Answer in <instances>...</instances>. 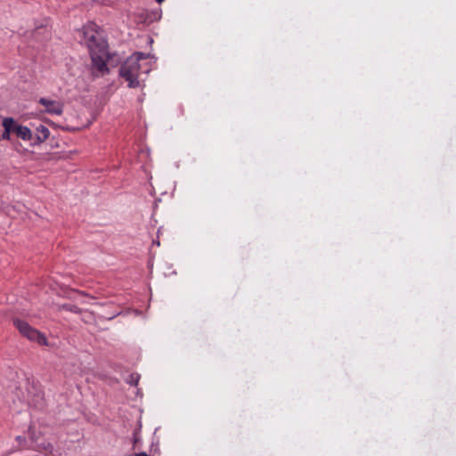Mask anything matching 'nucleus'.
<instances>
[{
  "instance_id": "nucleus-1",
  "label": "nucleus",
  "mask_w": 456,
  "mask_h": 456,
  "mask_svg": "<svg viewBox=\"0 0 456 456\" xmlns=\"http://www.w3.org/2000/svg\"><path fill=\"white\" fill-rule=\"evenodd\" d=\"M78 37L90 53L92 60V73L95 77L103 76L109 72L107 61L110 59L108 44L99 27L90 22L78 30Z\"/></svg>"
},
{
  "instance_id": "nucleus-2",
  "label": "nucleus",
  "mask_w": 456,
  "mask_h": 456,
  "mask_svg": "<svg viewBox=\"0 0 456 456\" xmlns=\"http://www.w3.org/2000/svg\"><path fill=\"white\" fill-rule=\"evenodd\" d=\"M148 55L137 52L128 57L119 68V76L127 82L129 88H137L140 86L139 76L142 69L141 61H146Z\"/></svg>"
},
{
  "instance_id": "nucleus-3",
  "label": "nucleus",
  "mask_w": 456,
  "mask_h": 456,
  "mask_svg": "<svg viewBox=\"0 0 456 456\" xmlns=\"http://www.w3.org/2000/svg\"><path fill=\"white\" fill-rule=\"evenodd\" d=\"M13 324L23 337L31 341H36L39 345H46V338L26 322L20 319H14Z\"/></svg>"
},
{
  "instance_id": "nucleus-4",
  "label": "nucleus",
  "mask_w": 456,
  "mask_h": 456,
  "mask_svg": "<svg viewBox=\"0 0 456 456\" xmlns=\"http://www.w3.org/2000/svg\"><path fill=\"white\" fill-rule=\"evenodd\" d=\"M4 132L6 134H15L17 137L24 141L33 142V133L27 126L18 125L12 118H4L3 122Z\"/></svg>"
},
{
  "instance_id": "nucleus-5",
  "label": "nucleus",
  "mask_w": 456,
  "mask_h": 456,
  "mask_svg": "<svg viewBox=\"0 0 456 456\" xmlns=\"http://www.w3.org/2000/svg\"><path fill=\"white\" fill-rule=\"evenodd\" d=\"M37 103L44 107V110H40L41 113L56 116H61L63 113L64 103L61 101L41 97Z\"/></svg>"
},
{
  "instance_id": "nucleus-6",
  "label": "nucleus",
  "mask_w": 456,
  "mask_h": 456,
  "mask_svg": "<svg viewBox=\"0 0 456 456\" xmlns=\"http://www.w3.org/2000/svg\"><path fill=\"white\" fill-rule=\"evenodd\" d=\"M49 129L44 125H39L35 129V132L33 134V142L31 143L36 144L43 142L49 137Z\"/></svg>"
},
{
  "instance_id": "nucleus-7",
  "label": "nucleus",
  "mask_w": 456,
  "mask_h": 456,
  "mask_svg": "<svg viewBox=\"0 0 456 456\" xmlns=\"http://www.w3.org/2000/svg\"><path fill=\"white\" fill-rule=\"evenodd\" d=\"M60 308L63 309L65 311L75 313V314L81 313L80 308H78L77 305H71V304H64V305H61Z\"/></svg>"
},
{
  "instance_id": "nucleus-8",
  "label": "nucleus",
  "mask_w": 456,
  "mask_h": 456,
  "mask_svg": "<svg viewBox=\"0 0 456 456\" xmlns=\"http://www.w3.org/2000/svg\"><path fill=\"white\" fill-rule=\"evenodd\" d=\"M134 456H148V454L146 452H139L135 453Z\"/></svg>"
},
{
  "instance_id": "nucleus-9",
  "label": "nucleus",
  "mask_w": 456,
  "mask_h": 456,
  "mask_svg": "<svg viewBox=\"0 0 456 456\" xmlns=\"http://www.w3.org/2000/svg\"><path fill=\"white\" fill-rule=\"evenodd\" d=\"M156 1H157V3H159V4H161V3H162V2H164L165 0H156Z\"/></svg>"
}]
</instances>
